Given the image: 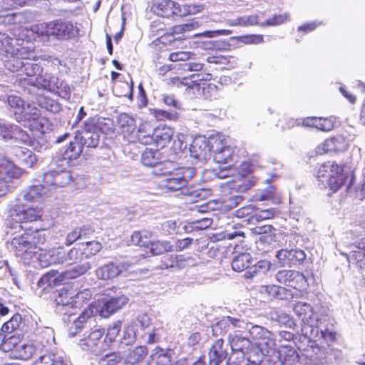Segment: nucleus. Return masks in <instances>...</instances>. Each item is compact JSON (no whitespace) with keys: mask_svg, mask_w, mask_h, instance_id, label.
Returning a JSON list of instances; mask_svg holds the SVG:
<instances>
[{"mask_svg":"<svg viewBox=\"0 0 365 365\" xmlns=\"http://www.w3.org/2000/svg\"><path fill=\"white\" fill-rule=\"evenodd\" d=\"M293 311L301 319L300 340L307 343L304 355L308 359L309 365H324L328 362V350L324 344L335 340V333L322 327L324 317H319L313 307L306 302H297Z\"/></svg>","mask_w":365,"mask_h":365,"instance_id":"nucleus-1","label":"nucleus"},{"mask_svg":"<svg viewBox=\"0 0 365 365\" xmlns=\"http://www.w3.org/2000/svg\"><path fill=\"white\" fill-rule=\"evenodd\" d=\"M0 55L4 66L10 72L34 77L43 71L42 66L34 62L38 57L33 44L15 34L0 32Z\"/></svg>","mask_w":365,"mask_h":365,"instance_id":"nucleus-2","label":"nucleus"},{"mask_svg":"<svg viewBox=\"0 0 365 365\" xmlns=\"http://www.w3.org/2000/svg\"><path fill=\"white\" fill-rule=\"evenodd\" d=\"M45 241V235L36 228L35 231L24 232L16 235L7 242V248L16 256L26 262L31 259L39 250L42 251L41 245Z\"/></svg>","mask_w":365,"mask_h":365,"instance_id":"nucleus-3","label":"nucleus"},{"mask_svg":"<svg viewBox=\"0 0 365 365\" xmlns=\"http://www.w3.org/2000/svg\"><path fill=\"white\" fill-rule=\"evenodd\" d=\"M211 77V74L208 73H193L182 78L173 73L163 74L161 87L165 91H184L188 96L193 97L200 89L199 82L210 81Z\"/></svg>","mask_w":365,"mask_h":365,"instance_id":"nucleus-4","label":"nucleus"},{"mask_svg":"<svg viewBox=\"0 0 365 365\" xmlns=\"http://www.w3.org/2000/svg\"><path fill=\"white\" fill-rule=\"evenodd\" d=\"M9 217L16 222H37L38 229L41 232L53 226L54 221L48 215H43L41 207L16 205L9 211Z\"/></svg>","mask_w":365,"mask_h":365,"instance_id":"nucleus-5","label":"nucleus"},{"mask_svg":"<svg viewBox=\"0 0 365 365\" xmlns=\"http://www.w3.org/2000/svg\"><path fill=\"white\" fill-rule=\"evenodd\" d=\"M31 30L39 36H53L58 39H68L75 37L78 29L70 21L56 20L33 25Z\"/></svg>","mask_w":365,"mask_h":365,"instance_id":"nucleus-6","label":"nucleus"},{"mask_svg":"<svg viewBox=\"0 0 365 365\" xmlns=\"http://www.w3.org/2000/svg\"><path fill=\"white\" fill-rule=\"evenodd\" d=\"M317 178L319 185L324 187H329L333 192L339 190L346 180L342 169L338 165L329 161L323 163L319 168Z\"/></svg>","mask_w":365,"mask_h":365,"instance_id":"nucleus-7","label":"nucleus"},{"mask_svg":"<svg viewBox=\"0 0 365 365\" xmlns=\"http://www.w3.org/2000/svg\"><path fill=\"white\" fill-rule=\"evenodd\" d=\"M195 174L192 168H173L169 171L166 168L161 169V189L166 191H178L183 188L188 179Z\"/></svg>","mask_w":365,"mask_h":365,"instance_id":"nucleus-8","label":"nucleus"},{"mask_svg":"<svg viewBox=\"0 0 365 365\" xmlns=\"http://www.w3.org/2000/svg\"><path fill=\"white\" fill-rule=\"evenodd\" d=\"M104 330L100 327L94 326L91 328L89 334L80 339L78 346L83 351L91 352L94 355H100L106 351L108 344L105 340H103Z\"/></svg>","mask_w":365,"mask_h":365,"instance_id":"nucleus-9","label":"nucleus"},{"mask_svg":"<svg viewBox=\"0 0 365 365\" xmlns=\"http://www.w3.org/2000/svg\"><path fill=\"white\" fill-rule=\"evenodd\" d=\"M204 9L202 4H188L180 6L173 0H161V17L170 18L171 16H185L195 14Z\"/></svg>","mask_w":365,"mask_h":365,"instance_id":"nucleus-10","label":"nucleus"},{"mask_svg":"<svg viewBox=\"0 0 365 365\" xmlns=\"http://www.w3.org/2000/svg\"><path fill=\"white\" fill-rule=\"evenodd\" d=\"M160 14V4H154L149 10L147 11L146 16L149 19H153L150 24L149 32V38L152 40L151 43L148 44L150 52L153 55V60L156 61L159 58L158 51L160 45V36H158L159 27V17Z\"/></svg>","mask_w":365,"mask_h":365,"instance_id":"nucleus-11","label":"nucleus"},{"mask_svg":"<svg viewBox=\"0 0 365 365\" xmlns=\"http://www.w3.org/2000/svg\"><path fill=\"white\" fill-rule=\"evenodd\" d=\"M22 170L5 158H0V197L9 190L11 180L18 179L22 174Z\"/></svg>","mask_w":365,"mask_h":365,"instance_id":"nucleus-12","label":"nucleus"},{"mask_svg":"<svg viewBox=\"0 0 365 365\" xmlns=\"http://www.w3.org/2000/svg\"><path fill=\"white\" fill-rule=\"evenodd\" d=\"M85 294V292H78L74 294L71 291L64 288L61 289L56 298V312L68 315L69 318L71 317L73 315L71 311L73 309V304L77 303V299L84 298L83 295ZM86 295H88L87 293Z\"/></svg>","mask_w":365,"mask_h":365,"instance_id":"nucleus-13","label":"nucleus"},{"mask_svg":"<svg viewBox=\"0 0 365 365\" xmlns=\"http://www.w3.org/2000/svg\"><path fill=\"white\" fill-rule=\"evenodd\" d=\"M217 136H211L209 138L205 136L195 138L190 146V156L200 161L206 160L212 153L213 142L216 141Z\"/></svg>","mask_w":365,"mask_h":365,"instance_id":"nucleus-14","label":"nucleus"},{"mask_svg":"<svg viewBox=\"0 0 365 365\" xmlns=\"http://www.w3.org/2000/svg\"><path fill=\"white\" fill-rule=\"evenodd\" d=\"M71 180V173L66 170H49L45 173L42 178L43 183H45L50 192L57 187L66 186Z\"/></svg>","mask_w":365,"mask_h":365,"instance_id":"nucleus-15","label":"nucleus"},{"mask_svg":"<svg viewBox=\"0 0 365 365\" xmlns=\"http://www.w3.org/2000/svg\"><path fill=\"white\" fill-rule=\"evenodd\" d=\"M117 126L123 138L129 143H136L138 137L135 120L130 115L123 113L117 118Z\"/></svg>","mask_w":365,"mask_h":365,"instance_id":"nucleus-16","label":"nucleus"},{"mask_svg":"<svg viewBox=\"0 0 365 365\" xmlns=\"http://www.w3.org/2000/svg\"><path fill=\"white\" fill-rule=\"evenodd\" d=\"M101 133L98 128L92 123H86L85 126L76 133L77 140H80L83 146L95 148L100 143Z\"/></svg>","mask_w":365,"mask_h":365,"instance_id":"nucleus-17","label":"nucleus"},{"mask_svg":"<svg viewBox=\"0 0 365 365\" xmlns=\"http://www.w3.org/2000/svg\"><path fill=\"white\" fill-rule=\"evenodd\" d=\"M213 160L218 164H227L234 161V150L227 145L221 136L217 135L216 141L213 142Z\"/></svg>","mask_w":365,"mask_h":365,"instance_id":"nucleus-18","label":"nucleus"},{"mask_svg":"<svg viewBox=\"0 0 365 365\" xmlns=\"http://www.w3.org/2000/svg\"><path fill=\"white\" fill-rule=\"evenodd\" d=\"M130 265L128 262H110L96 269V275L101 280L113 279L128 270Z\"/></svg>","mask_w":365,"mask_h":365,"instance_id":"nucleus-19","label":"nucleus"},{"mask_svg":"<svg viewBox=\"0 0 365 365\" xmlns=\"http://www.w3.org/2000/svg\"><path fill=\"white\" fill-rule=\"evenodd\" d=\"M95 322V316L92 307L86 308L81 314L72 321L68 327V333L70 337H73L76 334L86 327L91 328Z\"/></svg>","mask_w":365,"mask_h":365,"instance_id":"nucleus-20","label":"nucleus"},{"mask_svg":"<svg viewBox=\"0 0 365 365\" xmlns=\"http://www.w3.org/2000/svg\"><path fill=\"white\" fill-rule=\"evenodd\" d=\"M133 245L150 249L153 255H160V245L155 237L148 231L135 232L131 236Z\"/></svg>","mask_w":365,"mask_h":365,"instance_id":"nucleus-21","label":"nucleus"},{"mask_svg":"<svg viewBox=\"0 0 365 365\" xmlns=\"http://www.w3.org/2000/svg\"><path fill=\"white\" fill-rule=\"evenodd\" d=\"M237 175L233 180L234 187L238 192H244L255 185L254 178L250 173L247 163H242L237 168Z\"/></svg>","mask_w":365,"mask_h":365,"instance_id":"nucleus-22","label":"nucleus"},{"mask_svg":"<svg viewBox=\"0 0 365 365\" xmlns=\"http://www.w3.org/2000/svg\"><path fill=\"white\" fill-rule=\"evenodd\" d=\"M281 347L284 365H309V360L304 355V349L307 347V345L303 348L299 347V349H302V356L289 344H282Z\"/></svg>","mask_w":365,"mask_h":365,"instance_id":"nucleus-23","label":"nucleus"},{"mask_svg":"<svg viewBox=\"0 0 365 365\" xmlns=\"http://www.w3.org/2000/svg\"><path fill=\"white\" fill-rule=\"evenodd\" d=\"M276 257L281 263L292 267L302 263L307 255L303 250L299 249H282L277 252Z\"/></svg>","mask_w":365,"mask_h":365,"instance_id":"nucleus-24","label":"nucleus"},{"mask_svg":"<svg viewBox=\"0 0 365 365\" xmlns=\"http://www.w3.org/2000/svg\"><path fill=\"white\" fill-rule=\"evenodd\" d=\"M194 259L192 257L185 255H173L169 253L161 252V269H168L170 267L183 268L186 266H192L195 264Z\"/></svg>","mask_w":365,"mask_h":365,"instance_id":"nucleus-25","label":"nucleus"},{"mask_svg":"<svg viewBox=\"0 0 365 365\" xmlns=\"http://www.w3.org/2000/svg\"><path fill=\"white\" fill-rule=\"evenodd\" d=\"M248 334L253 339L257 340L256 344L259 347L271 349L274 344L271 332L261 326L252 324Z\"/></svg>","mask_w":365,"mask_h":365,"instance_id":"nucleus-26","label":"nucleus"},{"mask_svg":"<svg viewBox=\"0 0 365 365\" xmlns=\"http://www.w3.org/2000/svg\"><path fill=\"white\" fill-rule=\"evenodd\" d=\"M65 256V250L59 247L41 252L38 259L41 267H48L52 264H64Z\"/></svg>","mask_w":365,"mask_h":365,"instance_id":"nucleus-27","label":"nucleus"},{"mask_svg":"<svg viewBox=\"0 0 365 365\" xmlns=\"http://www.w3.org/2000/svg\"><path fill=\"white\" fill-rule=\"evenodd\" d=\"M9 153L19 164L27 168H32L37 161V158L32 150L25 147H11Z\"/></svg>","mask_w":365,"mask_h":365,"instance_id":"nucleus-28","label":"nucleus"},{"mask_svg":"<svg viewBox=\"0 0 365 365\" xmlns=\"http://www.w3.org/2000/svg\"><path fill=\"white\" fill-rule=\"evenodd\" d=\"M186 145H184L183 140L180 138H176L173 141H168L161 145V159H167L169 163L173 165L172 161L177 159L178 153Z\"/></svg>","mask_w":365,"mask_h":365,"instance_id":"nucleus-29","label":"nucleus"},{"mask_svg":"<svg viewBox=\"0 0 365 365\" xmlns=\"http://www.w3.org/2000/svg\"><path fill=\"white\" fill-rule=\"evenodd\" d=\"M128 298L125 294H118L106 301L101 309V316L108 317L110 314L121 309L128 302Z\"/></svg>","mask_w":365,"mask_h":365,"instance_id":"nucleus-30","label":"nucleus"},{"mask_svg":"<svg viewBox=\"0 0 365 365\" xmlns=\"http://www.w3.org/2000/svg\"><path fill=\"white\" fill-rule=\"evenodd\" d=\"M264 12L239 16L236 19H228L227 24L230 26H250L257 25L262 27V19L264 18Z\"/></svg>","mask_w":365,"mask_h":365,"instance_id":"nucleus-31","label":"nucleus"},{"mask_svg":"<svg viewBox=\"0 0 365 365\" xmlns=\"http://www.w3.org/2000/svg\"><path fill=\"white\" fill-rule=\"evenodd\" d=\"M224 341L222 339L216 340L209 351V365H220L227 359V352L223 347Z\"/></svg>","mask_w":365,"mask_h":365,"instance_id":"nucleus-32","label":"nucleus"},{"mask_svg":"<svg viewBox=\"0 0 365 365\" xmlns=\"http://www.w3.org/2000/svg\"><path fill=\"white\" fill-rule=\"evenodd\" d=\"M48 189L45 183L31 185L22 194V197L28 202H40L48 195Z\"/></svg>","mask_w":365,"mask_h":365,"instance_id":"nucleus-33","label":"nucleus"},{"mask_svg":"<svg viewBox=\"0 0 365 365\" xmlns=\"http://www.w3.org/2000/svg\"><path fill=\"white\" fill-rule=\"evenodd\" d=\"M347 147L348 143L345 138L340 135L328 138L322 144V149L324 153L343 152Z\"/></svg>","mask_w":365,"mask_h":365,"instance_id":"nucleus-34","label":"nucleus"},{"mask_svg":"<svg viewBox=\"0 0 365 365\" xmlns=\"http://www.w3.org/2000/svg\"><path fill=\"white\" fill-rule=\"evenodd\" d=\"M228 342L233 351L244 352L245 350H247L251 345L248 334L238 333L229 334Z\"/></svg>","mask_w":365,"mask_h":365,"instance_id":"nucleus-35","label":"nucleus"},{"mask_svg":"<svg viewBox=\"0 0 365 365\" xmlns=\"http://www.w3.org/2000/svg\"><path fill=\"white\" fill-rule=\"evenodd\" d=\"M356 250L350 252L348 260L360 269H365V237L357 242Z\"/></svg>","mask_w":365,"mask_h":365,"instance_id":"nucleus-36","label":"nucleus"},{"mask_svg":"<svg viewBox=\"0 0 365 365\" xmlns=\"http://www.w3.org/2000/svg\"><path fill=\"white\" fill-rule=\"evenodd\" d=\"M276 279L282 284L294 287V281H303L304 276L297 271L283 269L276 274Z\"/></svg>","mask_w":365,"mask_h":365,"instance_id":"nucleus-37","label":"nucleus"},{"mask_svg":"<svg viewBox=\"0 0 365 365\" xmlns=\"http://www.w3.org/2000/svg\"><path fill=\"white\" fill-rule=\"evenodd\" d=\"M274 240L272 235H262L255 242V251L258 255H266L274 250Z\"/></svg>","mask_w":365,"mask_h":365,"instance_id":"nucleus-38","label":"nucleus"},{"mask_svg":"<svg viewBox=\"0 0 365 365\" xmlns=\"http://www.w3.org/2000/svg\"><path fill=\"white\" fill-rule=\"evenodd\" d=\"M38 77L35 79V83L32 85L36 87H41L43 89L48 90L51 92L54 93L55 90L57 89V85H58V78L56 76H51L48 74L44 76H37Z\"/></svg>","mask_w":365,"mask_h":365,"instance_id":"nucleus-39","label":"nucleus"},{"mask_svg":"<svg viewBox=\"0 0 365 365\" xmlns=\"http://www.w3.org/2000/svg\"><path fill=\"white\" fill-rule=\"evenodd\" d=\"M178 68L184 71H190V72H196L195 73H198L197 72L201 71L203 68V65L200 63L187 61L184 63H178L175 65H164L161 66V73L163 71H169L172 69Z\"/></svg>","mask_w":365,"mask_h":365,"instance_id":"nucleus-40","label":"nucleus"},{"mask_svg":"<svg viewBox=\"0 0 365 365\" xmlns=\"http://www.w3.org/2000/svg\"><path fill=\"white\" fill-rule=\"evenodd\" d=\"M272 264L267 260H259L253 266L249 267L245 273L247 279H252L257 274H265L271 268Z\"/></svg>","mask_w":365,"mask_h":365,"instance_id":"nucleus-41","label":"nucleus"},{"mask_svg":"<svg viewBox=\"0 0 365 365\" xmlns=\"http://www.w3.org/2000/svg\"><path fill=\"white\" fill-rule=\"evenodd\" d=\"M36 102L32 104H25L24 111L20 116L16 117L19 122H31L32 120L37 119L41 117L40 110L36 106Z\"/></svg>","mask_w":365,"mask_h":365,"instance_id":"nucleus-42","label":"nucleus"},{"mask_svg":"<svg viewBox=\"0 0 365 365\" xmlns=\"http://www.w3.org/2000/svg\"><path fill=\"white\" fill-rule=\"evenodd\" d=\"M83 149V144H81L80 140H77L76 135L74 140L70 142L69 145L64 151L63 158L68 160H76L81 155Z\"/></svg>","mask_w":365,"mask_h":365,"instance_id":"nucleus-43","label":"nucleus"},{"mask_svg":"<svg viewBox=\"0 0 365 365\" xmlns=\"http://www.w3.org/2000/svg\"><path fill=\"white\" fill-rule=\"evenodd\" d=\"M252 262V257L250 253L244 252L235 256L232 262V269L236 272L247 270Z\"/></svg>","mask_w":365,"mask_h":365,"instance_id":"nucleus-44","label":"nucleus"},{"mask_svg":"<svg viewBox=\"0 0 365 365\" xmlns=\"http://www.w3.org/2000/svg\"><path fill=\"white\" fill-rule=\"evenodd\" d=\"M91 267V262H86L66 270L63 275L66 279H76L86 274Z\"/></svg>","mask_w":365,"mask_h":365,"instance_id":"nucleus-45","label":"nucleus"},{"mask_svg":"<svg viewBox=\"0 0 365 365\" xmlns=\"http://www.w3.org/2000/svg\"><path fill=\"white\" fill-rule=\"evenodd\" d=\"M36 105H38L41 108L53 113L59 112L61 108L58 102L44 96H39L37 97Z\"/></svg>","mask_w":365,"mask_h":365,"instance_id":"nucleus-46","label":"nucleus"},{"mask_svg":"<svg viewBox=\"0 0 365 365\" xmlns=\"http://www.w3.org/2000/svg\"><path fill=\"white\" fill-rule=\"evenodd\" d=\"M212 220L210 217H203L199 220H193L187 222L182 227L187 233L192 232L195 230H205L211 226Z\"/></svg>","mask_w":365,"mask_h":365,"instance_id":"nucleus-47","label":"nucleus"},{"mask_svg":"<svg viewBox=\"0 0 365 365\" xmlns=\"http://www.w3.org/2000/svg\"><path fill=\"white\" fill-rule=\"evenodd\" d=\"M141 162L147 167H154L160 163V151L158 149L147 148L142 154Z\"/></svg>","mask_w":365,"mask_h":365,"instance_id":"nucleus-48","label":"nucleus"},{"mask_svg":"<svg viewBox=\"0 0 365 365\" xmlns=\"http://www.w3.org/2000/svg\"><path fill=\"white\" fill-rule=\"evenodd\" d=\"M146 353L147 351L145 346H137L127 354L124 364L125 365H134L142 361L145 356Z\"/></svg>","mask_w":365,"mask_h":365,"instance_id":"nucleus-49","label":"nucleus"},{"mask_svg":"<svg viewBox=\"0 0 365 365\" xmlns=\"http://www.w3.org/2000/svg\"><path fill=\"white\" fill-rule=\"evenodd\" d=\"M252 323L242 317H232V333L248 334Z\"/></svg>","mask_w":365,"mask_h":365,"instance_id":"nucleus-50","label":"nucleus"},{"mask_svg":"<svg viewBox=\"0 0 365 365\" xmlns=\"http://www.w3.org/2000/svg\"><path fill=\"white\" fill-rule=\"evenodd\" d=\"M65 263L76 264L86 259V252L83 249L73 247L68 252L65 251Z\"/></svg>","mask_w":365,"mask_h":365,"instance_id":"nucleus-51","label":"nucleus"},{"mask_svg":"<svg viewBox=\"0 0 365 365\" xmlns=\"http://www.w3.org/2000/svg\"><path fill=\"white\" fill-rule=\"evenodd\" d=\"M267 352V362L268 365H284L281 346L277 350L265 349Z\"/></svg>","mask_w":365,"mask_h":365,"instance_id":"nucleus-52","label":"nucleus"},{"mask_svg":"<svg viewBox=\"0 0 365 365\" xmlns=\"http://www.w3.org/2000/svg\"><path fill=\"white\" fill-rule=\"evenodd\" d=\"M267 184L270 183V179H266ZM275 192V187L268 185L264 189L259 190L255 195V200L257 201L273 200Z\"/></svg>","mask_w":365,"mask_h":365,"instance_id":"nucleus-53","label":"nucleus"},{"mask_svg":"<svg viewBox=\"0 0 365 365\" xmlns=\"http://www.w3.org/2000/svg\"><path fill=\"white\" fill-rule=\"evenodd\" d=\"M26 21L25 14L21 12L9 13L5 15H0V24H21Z\"/></svg>","mask_w":365,"mask_h":365,"instance_id":"nucleus-54","label":"nucleus"},{"mask_svg":"<svg viewBox=\"0 0 365 365\" xmlns=\"http://www.w3.org/2000/svg\"><path fill=\"white\" fill-rule=\"evenodd\" d=\"M276 214L277 212L274 208L262 210L251 215V217L248 218V221L251 223L259 222L265 220L273 218Z\"/></svg>","mask_w":365,"mask_h":365,"instance_id":"nucleus-55","label":"nucleus"},{"mask_svg":"<svg viewBox=\"0 0 365 365\" xmlns=\"http://www.w3.org/2000/svg\"><path fill=\"white\" fill-rule=\"evenodd\" d=\"M138 336H143V334L139 333V330L135 329L133 325H128L123 331L121 342L126 345L131 344L135 341Z\"/></svg>","mask_w":365,"mask_h":365,"instance_id":"nucleus-56","label":"nucleus"},{"mask_svg":"<svg viewBox=\"0 0 365 365\" xmlns=\"http://www.w3.org/2000/svg\"><path fill=\"white\" fill-rule=\"evenodd\" d=\"M178 35L177 33L173 32L171 34L167 33L163 35H161V44L165 46H169L171 48L178 47L181 43V39L185 37V35H182V37L180 36H177Z\"/></svg>","mask_w":365,"mask_h":365,"instance_id":"nucleus-57","label":"nucleus"},{"mask_svg":"<svg viewBox=\"0 0 365 365\" xmlns=\"http://www.w3.org/2000/svg\"><path fill=\"white\" fill-rule=\"evenodd\" d=\"M202 46L205 50L225 51L230 48V44L225 40H210L203 42Z\"/></svg>","mask_w":365,"mask_h":365,"instance_id":"nucleus-58","label":"nucleus"},{"mask_svg":"<svg viewBox=\"0 0 365 365\" xmlns=\"http://www.w3.org/2000/svg\"><path fill=\"white\" fill-rule=\"evenodd\" d=\"M21 321V315H14L9 321L4 323L1 329V331L6 334H11L19 328Z\"/></svg>","mask_w":365,"mask_h":365,"instance_id":"nucleus-59","label":"nucleus"},{"mask_svg":"<svg viewBox=\"0 0 365 365\" xmlns=\"http://www.w3.org/2000/svg\"><path fill=\"white\" fill-rule=\"evenodd\" d=\"M7 102L11 108L15 109L14 114L16 118L20 116L22 111H24V107L26 104L24 101L19 96L11 95L7 97Z\"/></svg>","mask_w":365,"mask_h":365,"instance_id":"nucleus-60","label":"nucleus"},{"mask_svg":"<svg viewBox=\"0 0 365 365\" xmlns=\"http://www.w3.org/2000/svg\"><path fill=\"white\" fill-rule=\"evenodd\" d=\"M36 349L33 344H22L16 347L17 356L22 360H28L35 354Z\"/></svg>","mask_w":365,"mask_h":365,"instance_id":"nucleus-61","label":"nucleus"},{"mask_svg":"<svg viewBox=\"0 0 365 365\" xmlns=\"http://www.w3.org/2000/svg\"><path fill=\"white\" fill-rule=\"evenodd\" d=\"M21 338L19 335L8 334L4 335V343L3 344L2 351L8 352L16 348L20 343Z\"/></svg>","mask_w":365,"mask_h":365,"instance_id":"nucleus-62","label":"nucleus"},{"mask_svg":"<svg viewBox=\"0 0 365 365\" xmlns=\"http://www.w3.org/2000/svg\"><path fill=\"white\" fill-rule=\"evenodd\" d=\"M265 350V348H255L251 349L248 353V356L245 359L247 362L250 363L252 365H259L263 359V350Z\"/></svg>","mask_w":365,"mask_h":365,"instance_id":"nucleus-63","label":"nucleus"},{"mask_svg":"<svg viewBox=\"0 0 365 365\" xmlns=\"http://www.w3.org/2000/svg\"><path fill=\"white\" fill-rule=\"evenodd\" d=\"M122 359L119 353H108L100 358L99 365H118Z\"/></svg>","mask_w":365,"mask_h":365,"instance_id":"nucleus-64","label":"nucleus"}]
</instances>
